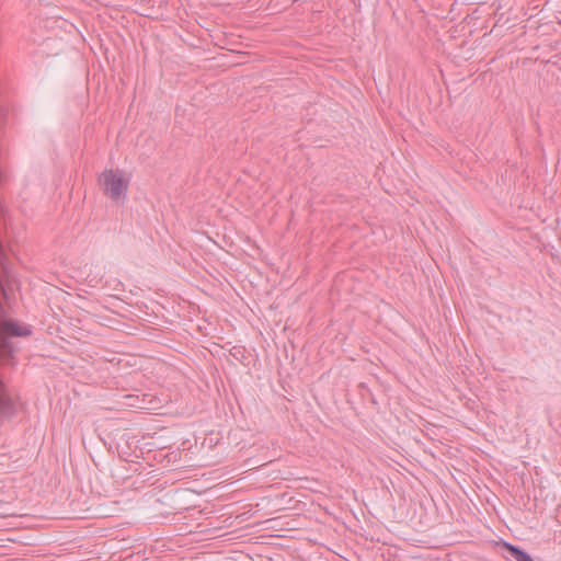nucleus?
I'll return each mask as SVG.
<instances>
[{
  "label": "nucleus",
  "instance_id": "nucleus-3",
  "mask_svg": "<svg viewBox=\"0 0 561 561\" xmlns=\"http://www.w3.org/2000/svg\"><path fill=\"white\" fill-rule=\"evenodd\" d=\"M15 412V402L9 394L4 383L0 380V415L10 417Z\"/></svg>",
  "mask_w": 561,
  "mask_h": 561
},
{
  "label": "nucleus",
  "instance_id": "nucleus-1",
  "mask_svg": "<svg viewBox=\"0 0 561 561\" xmlns=\"http://www.w3.org/2000/svg\"><path fill=\"white\" fill-rule=\"evenodd\" d=\"M130 175L121 169H105L98 179L103 194L114 204L123 205L127 199Z\"/></svg>",
  "mask_w": 561,
  "mask_h": 561
},
{
  "label": "nucleus",
  "instance_id": "nucleus-4",
  "mask_svg": "<svg viewBox=\"0 0 561 561\" xmlns=\"http://www.w3.org/2000/svg\"><path fill=\"white\" fill-rule=\"evenodd\" d=\"M504 547L510 553V558L514 561H535L528 552H526L525 550L520 549L517 546L505 542Z\"/></svg>",
  "mask_w": 561,
  "mask_h": 561
},
{
  "label": "nucleus",
  "instance_id": "nucleus-2",
  "mask_svg": "<svg viewBox=\"0 0 561 561\" xmlns=\"http://www.w3.org/2000/svg\"><path fill=\"white\" fill-rule=\"evenodd\" d=\"M31 327L15 320H4L0 323V356L10 357L15 352L11 337L28 336Z\"/></svg>",
  "mask_w": 561,
  "mask_h": 561
}]
</instances>
